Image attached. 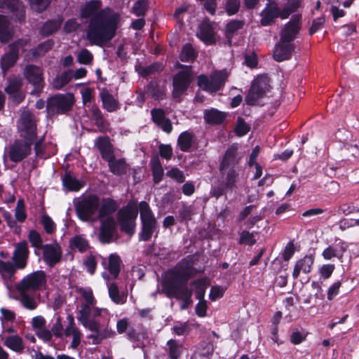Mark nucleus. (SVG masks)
<instances>
[{"mask_svg": "<svg viewBox=\"0 0 359 359\" xmlns=\"http://www.w3.org/2000/svg\"><path fill=\"white\" fill-rule=\"evenodd\" d=\"M98 209V219L111 217L118 208L117 203L111 198L103 199Z\"/></svg>", "mask_w": 359, "mask_h": 359, "instance_id": "33", "label": "nucleus"}, {"mask_svg": "<svg viewBox=\"0 0 359 359\" xmlns=\"http://www.w3.org/2000/svg\"><path fill=\"white\" fill-rule=\"evenodd\" d=\"M17 269L15 263L0 259V275L8 287L12 285L15 280Z\"/></svg>", "mask_w": 359, "mask_h": 359, "instance_id": "23", "label": "nucleus"}, {"mask_svg": "<svg viewBox=\"0 0 359 359\" xmlns=\"http://www.w3.org/2000/svg\"><path fill=\"white\" fill-rule=\"evenodd\" d=\"M194 135L193 133L184 131L182 133L177 139V146L182 151H188L193 144Z\"/></svg>", "mask_w": 359, "mask_h": 359, "instance_id": "41", "label": "nucleus"}, {"mask_svg": "<svg viewBox=\"0 0 359 359\" xmlns=\"http://www.w3.org/2000/svg\"><path fill=\"white\" fill-rule=\"evenodd\" d=\"M52 334L57 338H61L64 334L63 325L60 317H57L51 327Z\"/></svg>", "mask_w": 359, "mask_h": 359, "instance_id": "61", "label": "nucleus"}, {"mask_svg": "<svg viewBox=\"0 0 359 359\" xmlns=\"http://www.w3.org/2000/svg\"><path fill=\"white\" fill-rule=\"evenodd\" d=\"M249 130L250 127L248 125L242 118H239L235 128L236 133L241 137L246 135Z\"/></svg>", "mask_w": 359, "mask_h": 359, "instance_id": "63", "label": "nucleus"}, {"mask_svg": "<svg viewBox=\"0 0 359 359\" xmlns=\"http://www.w3.org/2000/svg\"><path fill=\"white\" fill-rule=\"evenodd\" d=\"M227 77L228 72L226 70L215 72L210 78L205 75L199 76L198 84L203 90L215 93L223 87Z\"/></svg>", "mask_w": 359, "mask_h": 359, "instance_id": "8", "label": "nucleus"}, {"mask_svg": "<svg viewBox=\"0 0 359 359\" xmlns=\"http://www.w3.org/2000/svg\"><path fill=\"white\" fill-rule=\"evenodd\" d=\"M195 51L193 47L189 44H185L180 53V59L183 62H189L194 59Z\"/></svg>", "mask_w": 359, "mask_h": 359, "instance_id": "53", "label": "nucleus"}, {"mask_svg": "<svg viewBox=\"0 0 359 359\" xmlns=\"http://www.w3.org/2000/svg\"><path fill=\"white\" fill-rule=\"evenodd\" d=\"M22 86V81L19 78L13 77L8 79V86L5 88V92L11 95L13 101L20 103L24 99L23 94L20 91Z\"/></svg>", "mask_w": 359, "mask_h": 359, "instance_id": "27", "label": "nucleus"}, {"mask_svg": "<svg viewBox=\"0 0 359 359\" xmlns=\"http://www.w3.org/2000/svg\"><path fill=\"white\" fill-rule=\"evenodd\" d=\"M140 219L142 223V230L140 233V239L144 241H149L157 228V222L155 216L145 201H141L138 205Z\"/></svg>", "mask_w": 359, "mask_h": 359, "instance_id": "6", "label": "nucleus"}, {"mask_svg": "<svg viewBox=\"0 0 359 359\" xmlns=\"http://www.w3.org/2000/svg\"><path fill=\"white\" fill-rule=\"evenodd\" d=\"M226 118V114L216 109L205 110L204 112V118L208 123L220 124Z\"/></svg>", "mask_w": 359, "mask_h": 359, "instance_id": "40", "label": "nucleus"}, {"mask_svg": "<svg viewBox=\"0 0 359 359\" xmlns=\"http://www.w3.org/2000/svg\"><path fill=\"white\" fill-rule=\"evenodd\" d=\"M307 333L304 330L294 329L290 336V341L294 344H299L306 339Z\"/></svg>", "mask_w": 359, "mask_h": 359, "instance_id": "57", "label": "nucleus"}, {"mask_svg": "<svg viewBox=\"0 0 359 359\" xmlns=\"http://www.w3.org/2000/svg\"><path fill=\"white\" fill-rule=\"evenodd\" d=\"M63 186L69 191H78L83 187V182L76 179L69 172H66L62 178Z\"/></svg>", "mask_w": 359, "mask_h": 359, "instance_id": "38", "label": "nucleus"}, {"mask_svg": "<svg viewBox=\"0 0 359 359\" xmlns=\"http://www.w3.org/2000/svg\"><path fill=\"white\" fill-rule=\"evenodd\" d=\"M20 136L25 140L34 142L36 137V120L29 111H23L17 122Z\"/></svg>", "mask_w": 359, "mask_h": 359, "instance_id": "7", "label": "nucleus"}, {"mask_svg": "<svg viewBox=\"0 0 359 359\" xmlns=\"http://www.w3.org/2000/svg\"><path fill=\"white\" fill-rule=\"evenodd\" d=\"M102 3L98 0L87 2L81 11L82 18H89L90 20L87 38L92 44L102 46L110 41L116 35L119 21V15L109 8L100 11Z\"/></svg>", "mask_w": 359, "mask_h": 359, "instance_id": "1", "label": "nucleus"}, {"mask_svg": "<svg viewBox=\"0 0 359 359\" xmlns=\"http://www.w3.org/2000/svg\"><path fill=\"white\" fill-rule=\"evenodd\" d=\"M314 263V255H306L297 260L294 264L292 277L296 279L299 276L300 273L307 274L311 272Z\"/></svg>", "mask_w": 359, "mask_h": 359, "instance_id": "26", "label": "nucleus"}, {"mask_svg": "<svg viewBox=\"0 0 359 359\" xmlns=\"http://www.w3.org/2000/svg\"><path fill=\"white\" fill-rule=\"evenodd\" d=\"M118 215L121 230L128 234L133 233L137 217V208L128 205L125 208L119 210Z\"/></svg>", "mask_w": 359, "mask_h": 359, "instance_id": "10", "label": "nucleus"}, {"mask_svg": "<svg viewBox=\"0 0 359 359\" xmlns=\"http://www.w3.org/2000/svg\"><path fill=\"white\" fill-rule=\"evenodd\" d=\"M169 348V355L172 359H177L180 354V347L174 339H170L167 343Z\"/></svg>", "mask_w": 359, "mask_h": 359, "instance_id": "60", "label": "nucleus"}, {"mask_svg": "<svg viewBox=\"0 0 359 359\" xmlns=\"http://www.w3.org/2000/svg\"><path fill=\"white\" fill-rule=\"evenodd\" d=\"M300 6V0H288L287 5L282 10V19H286Z\"/></svg>", "mask_w": 359, "mask_h": 359, "instance_id": "51", "label": "nucleus"}, {"mask_svg": "<svg viewBox=\"0 0 359 359\" xmlns=\"http://www.w3.org/2000/svg\"><path fill=\"white\" fill-rule=\"evenodd\" d=\"M192 79V74L189 67H187L184 69L178 72L173 78V97L177 98L184 93Z\"/></svg>", "mask_w": 359, "mask_h": 359, "instance_id": "11", "label": "nucleus"}, {"mask_svg": "<svg viewBox=\"0 0 359 359\" xmlns=\"http://www.w3.org/2000/svg\"><path fill=\"white\" fill-rule=\"evenodd\" d=\"M72 103V95H57L48 100L47 109L49 111L62 113L69 110Z\"/></svg>", "mask_w": 359, "mask_h": 359, "instance_id": "14", "label": "nucleus"}, {"mask_svg": "<svg viewBox=\"0 0 359 359\" xmlns=\"http://www.w3.org/2000/svg\"><path fill=\"white\" fill-rule=\"evenodd\" d=\"M166 175L179 183H182L185 180L183 172L176 168H172L170 170L168 171Z\"/></svg>", "mask_w": 359, "mask_h": 359, "instance_id": "62", "label": "nucleus"}, {"mask_svg": "<svg viewBox=\"0 0 359 359\" xmlns=\"http://www.w3.org/2000/svg\"><path fill=\"white\" fill-rule=\"evenodd\" d=\"M224 177V186L226 189L232 190L236 187L241 177L242 170L241 167L220 169Z\"/></svg>", "mask_w": 359, "mask_h": 359, "instance_id": "19", "label": "nucleus"}, {"mask_svg": "<svg viewBox=\"0 0 359 359\" xmlns=\"http://www.w3.org/2000/svg\"><path fill=\"white\" fill-rule=\"evenodd\" d=\"M4 345L16 353H20L24 349L22 339L18 334H13L6 337Z\"/></svg>", "mask_w": 359, "mask_h": 359, "instance_id": "39", "label": "nucleus"}, {"mask_svg": "<svg viewBox=\"0 0 359 359\" xmlns=\"http://www.w3.org/2000/svg\"><path fill=\"white\" fill-rule=\"evenodd\" d=\"M62 19L58 18L46 22L41 29V33L43 35H49L56 32L62 24Z\"/></svg>", "mask_w": 359, "mask_h": 359, "instance_id": "45", "label": "nucleus"}, {"mask_svg": "<svg viewBox=\"0 0 359 359\" xmlns=\"http://www.w3.org/2000/svg\"><path fill=\"white\" fill-rule=\"evenodd\" d=\"M96 144L104 160L108 161L114 157L112 146L108 138L99 137Z\"/></svg>", "mask_w": 359, "mask_h": 359, "instance_id": "34", "label": "nucleus"}, {"mask_svg": "<svg viewBox=\"0 0 359 359\" xmlns=\"http://www.w3.org/2000/svg\"><path fill=\"white\" fill-rule=\"evenodd\" d=\"M347 245L345 242L340 241L334 245L327 246L322 252L325 260H331L337 258L341 262H343V257L347 250Z\"/></svg>", "mask_w": 359, "mask_h": 359, "instance_id": "18", "label": "nucleus"}, {"mask_svg": "<svg viewBox=\"0 0 359 359\" xmlns=\"http://www.w3.org/2000/svg\"><path fill=\"white\" fill-rule=\"evenodd\" d=\"M28 239L32 245L37 250L42 249L44 245H42L41 235L35 230H31L28 234Z\"/></svg>", "mask_w": 359, "mask_h": 359, "instance_id": "54", "label": "nucleus"}, {"mask_svg": "<svg viewBox=\"0 0 359 359\" xmlns=\"http://www.w3.org/2000/svg\"><path fill=\"white\" fill-rule=\"evenodd\" d=\"M33 142L28 140H16L10 147L9 157L13 162H19L31 154Z\"/></svg>", "mask_w": 359, "mask_h": 359, "instance_id": "12", "label": "nucleus"}, {"mask_svg": "<svg viewBox=\"0 0 359 359\" xmlns=\"http://www.w3.org/2000/svg\"><path fill=\"white\" fill-rule=\"evenodd\" d=\"M91 320L95 321L98 327L95 330H90L91 332H99L100 336L102 337V339L112 337L115 335V332L108 326L109 322L104 321L102 318H92Z\"/></svg>", "mask_w": 359, "mask_h": 359, "instance_id": "36", "label": "nucleus"}, {"mask_svg": "<svg viewBox=\"0 0 359 359\" xmlns=\"http://www.w3.org/2000/svg\"><path fill=\"white\" fill-rule=\"evenodd\" d=\"M281 15L282 11L275 3H269L261 13V25L262 26L270 25L275 22L276 18H281Z\"/></svg>", "mask_w": 359, "mask_h": 359, "instance_id": "20", "label": "nucleus"}, {"mask_svg": "<svg viewBox=\"0 0 359 359\" xmlns=\"http://www.w3.org/2000/svg\"><path fill=\"white\" fill-rule=\"evenodd\" d=\"M43 260L52 267L61 260L62 249L58 243L46 244L43 246Z\"/></svg>", "mask_w": 359, "mask_h": 359, "instance_id": "15", "label": "nucleus"}, {"mask_svg": "<svg viewBox=\"0 0 359 359\" xmlns=\"http://www.w3.org/2000/svg\"><path fill=\"white\" fill-rule=\"evenodd\" d=\"M70 245L73 249H77L80 252H85L88 248V243L82 236H76L70 241Z\"/></svg>", "mask_w": 359, "mask_h": 359, "instance_id": "48", "label": "nucleus"}, {"mask_svg": "<svg viewBox=\"0 0 359 359\" xmlns=\"http://www.w3.org/2000/svg\"><path fill=\"white\" fill-rule=\"evenodd\" d=\"M100 205L99 198L90 194L80 198L76 204V211L79 218L83 222H94L98 219L96 215Z\"/></svg>", "mask_w": 359, "mask_h": 359, "instance_id": "5", "label": "nucleus"}, {"mask_svg": "<svg viewBox=\"0 0 359 359\" xmlns=\"http://www.w3.org/2000/svg\"><path fill=\"white\" fill-rule=\"evenodd\" d=\"M188 278V272L181 266H177L167 273L163 284V292L167 297L182 301V310H185L192 304V291L186 286Z\"/></svg>", "mask_w": 359, "mask_h": 359, "instance_id": "2", "label": "nucleus"}, {"mask_svg": "<svg viewBox=\"0 0 359 359\" xmlns=\"http://www.w3.org/2000/svg\"><path fill=\"white\" fill-rule=\"evenodd\" d=\"M29 254L28 244L26 241L15 244L12 260L18 269H24L27 266Z\"/></svg>", "mask_w": 359, "mask_h": 359, "instance_id": "16", "label": "nucleus"}, {"mask_svg": "<svg viewBox=\"0 0 359 359\" xmlns=\"http://www.w3.org/2000/svg\"><path fill=\"white\" fill-rule=\"evenodd\" d=\"M93 59V54L87 49H82L78 54L77 60L80 64L89 65Z\"/></svg>", "mask_w": 359, "mask_h": 359, "instance_id": "56", "label": "nucleus"}, {"mask_svg": "<svg viewBox=\"0 0 359 359\" xmlns=\"http://www.w3.org/2000/svg\"><path fill=\"white\" fill-rule=\"evenodd\" d=\"M15 216L16 219L22 222L26 219V213L25 211V205L23 200H18L17 203V205L15 210Z\"/></svg>", "mask_w": 359, "mask_h": 359, "instance_id": "59", "label": "nucleus"}, {"mask_svg": "<svg viewBox=\"0 0 359 359\" xmlns=\"http://www.w3.org/2000/svg\"><path fill=\"white\" fill-rule=\"evenodd\" d=\"M294 49V43L280 40L274 48L273 53V58L278 62L289 60L292 56Z\"/></svg>", "mask_w": 359, "mask_h": 359, "instance_id": "21", "label": "nucleus"}, {"mask_svg": "<svg viewBox=\"0 0 359 359\" xmlns=\"http://www.w3.org/2000/svg\"><path fill=\"white\" fill-rule=\"evenodd\" d=\"M335 269V265L333 264H324L318 269V273L320 278L326 280L331 277Z\"/></svg>", "mask_w": 359, "mask_h": 359, "instance_id": "52", "label": "nucleus"}, {"mask_svg": "<svg viewBox=\"0 0 359 359\" xmlns=\"http://www.w3.org/2000/svg\"><path fill=\"white\" fill-rule=\"evenodd\" d=\"M103 107L108 111H114L118 109L117 102L112 95L108 93H103L101 94Z\"/></svg>", "mask_w": 359, "mask_h": 359, "instance_id": "47", "label": "nucleus"}, {"mask_svg": "<svg viewBox=\"0 0 359 359\" xmlns=\"http://www.w3.org/2000/svg\"><path fill=\"white\" fill-rule=\"evenodd\" d=\"M13 36V29L8 18L0 15V42L7 43Z\"/></svg>", "mask_w": 359, "mask_h": 359, "instance_id": "31", "label": "nucleus"}, {"mask_svg": "<svg viewBox=\"0 0 359 359\" xmlns=\"http://www.w3.org/2000/svg\"><path fill=\"white\" fill-rule=\"evenodd\" d=\"M269 81L266 76H259L257 77L245 97V102L249 105H254L258 100L262 97L269 90Z\"/></svg>", "mask_w": 359, "mask_h": 359, "instance_id": "9", "label": "nucleus"}, {"mask_svg": "<svg viewBox=\"0 0 359 359\" xmlns=\"http://www.w3.org/2000/svg\"><path fill=\"white\" fill-rule=\"evenodd\" d=\"M238 147L232 145L226 151L220 163V169L240 167L238 164L241 158L238 153Z\"/></svg>", "mask_w": 359, "mask_h": 359, "instance_id": "24", "label": "nucleus"}, {"mask_svg": "<svg viewBox=\"0 0 359 359\" xmlns=\"http://www.w3.org/2000/svg\"><path fill=\"white\" fill-rule=\"evenodd\" d=\"M150 163L153 173L154 182V183L157 184L162 180L163 175V169L159 159L157 157L151 158Z\"/></svg>", "mask_w": 359, "mask_h": 359, "instance_id": "46", "label": "nucleus"}, {"mask_svg": "<svg viewBox=\"0 0 359 359\" xmlns=\"http://www.w3.org/2000/svg\"><path fill=\"white\" fill-rule=\"evenodd\" d=\"M197 36L205 43L212 44L214 42V32L212 26L207 22L201 23L197 32Z\"/></svg>", "mask_w": 359, "mask_h": 359, "instance_id": "35", "label": "nucleus"}, {"mask_svg": "<svg viewBox=\"0 0 359 359\" xmlns=\"http://www.w3.org/2000/svg\"><path fill=\"white\" fill-rule=\"evenodd\" d=\"M101 219L100 237L102 242L108 243L111 239L115 230L116 222L112 217Z\"/></svg>", "mask_w": 359, "mask_h": 359, "instance_id": "29", "label": "nucleus"}, {"mask_svg": "<svg viewBox=\"0 0 359 359\" xmlns=\"http://www.w3.org/2000/svg\"><path fill=\"white\" fill-rule=\"evenodd\" d=\"M28 42L27 39H22L9 45L10 51L4 55L1 60V67L4 70L8 69L16 62L18 59L19 49L25 47Z\"/></svg>", "mask_w": 359, "mask_h": 359, "instance_id": "13", "label": "nucleus"}, {"mask_svg": "<svg viewBox=\"0 0 359 359\" xmlns=\"http://www.w3.org/2000/svg\"><path fill=\"white\" fill-rule=\"evenodd\" d=\"M53 46V42L50 40H48L38 46L37 48L31 50L33 57L41 56L45 54L47 51L51 49Z\"/></svg>", "mask_w": 359, "mask_h": 359, "instance_id": "50", "label": "nucleus"}, {"mask_svg": "<svg viewBox=\"0 0 359 359\" xmlns=\"http://www.w3.org/2000/svg\"><path fill=\"white\" fill-rule=\"evenodd\" d=\"M210 285L207 278H201L193 282L192 285L196 292V299H204L206 289Z\"/></svg>", "mask_w": 359, "mask_h": 359, "instance_id": "44", "label": "nucleus"}, {"mask_svg": "<svg viewBox=\"0 0 359 359\" xmlns=\"http://www.w3.org/2000/svg\"><path fill=\"white\" fill-rule=\"evenodd\" d=\"M35 333L39 339L46 342L50 341L53 337L51 330L47 328L46 326L38 330Z\"/></svg>", "mask_w": 359, "mask_h": 359, "instance_id": "64", "label": "nucleus"}, {"mask_svg": "<svg viewBox=\"0 0 359 359\" xmlns=\"http://www.w3.org/2000/svg\"><path fill=\"white\" fill-rule=\"evenodd\" d=\"M16 321V313L6 307L0 308V323L4 333H15L13 324Z\"/></svg>", "mask_w": 359, "mask_h": 359, "instance_id": "17", "label": "nucleus"}, {"mask_svg": "<svg viewBox=\"0 0 359 359\" xmlns=\"http://www.w3.org/2000/svg\"><path fill=\"white\" fill-rule=\"evenodd\" d=\"M25 76L35 86L36 90H40L43 86V79L41 69L34 65H28L24 72Z\"/></svg>", "mask_w": 359, "mask_h": 359, "instance_id": "22", "label": "nucleus"}, {"mask_svg": "<svg viewBox=\"0 0 359 359\" xmlns=\"http://www.w3.org/2000/svg\"><path fill=\"white\" fill-rule=\"evenodd\" d=\"M109 297L111 300L116 304H123L126 302V296L121 294L118 292L117 285L111 283L108 287Z\"/></svg>", "mask_w": 359, "mask_h": 359, "instance_id": "49", "label": "nucleus"}, {"mask_svg": "<svg viewBox=\"0 0 359 359\" xmlns=\"http://www.w3.org/2000/svg\"><path fill=\"white\" fill-rule=\"evenodd\" d=\"M46 285V276L43 271H36L27 274L15 285L20 294V302L23 307L32 311L38 306L34 292L43 290Z\"/></svg>", "mask_w": 359, "mask_h": 359, "instance_id": "4", "label": "nucleus"}, {"mask_svg": "<svg viewBox=\"0 0 359 359\" xmlns=\"http://www.w3.org/2000/svg\"><path fill=\"white\" fill-rule=\"evenodd\" d=\"M79 293L83 302L81 303L77 319L85 328L89 330L97 329L98 325L95 321L91 320L92 318H100L104 321L109 322L112 316L111 314L107 309L99 308L95 306L96 299L90 288H80Z\"/></svg>", "mask_w": 359, "mask_h": 359, "instance_id": "3", "label": "nucleus"}, {"mask_svg": "<svg viewBox=\"0 0 359 359\" xmlns=\"http://www.w3.org/2000/svg\"><path fill=\"white\" fill-rule=\"evenodd\" d=\"M68 325L64 330V335L66 337H72L71 346L74 348H76L81 339L82 334L79 329L76 326L74 317L71 315L67 316Z\"/></svg>", "mask_w": 359, "mask_h": 359, "instance_id": "25", "label": "nucleus"}, {"mask_svg": "<svg viewBox=\"0 0 359 359\" xmlns=\"http://www.w3.org/2000/svg\"><path fill=\"white\" fill-rule=\"evenodd\" d=\"M110 171L116 175L126 174L128 169V164L124 159H116L114 156L107 161Z\"/></svg>", "mask_w": 359, "mask_h": 359, "instance_id": "37", "label": "nucleus"}, {"mask_svg": "<svg viewBox=\"0 0 359 359\" xmlns=\"http://www.w3.org/2000/svg\"><path fill=\"white\" fill-rule=\"evenodd\" d=\"M120 257L116 254H111L109 257V271L111 278H116L120 271Z\"/></svg>", "mask_w": 359, "mask_h": 359, "instance_id": "43", "label": "nucleus"}, {"mask_svg": "<svg viewBox=\"0 0 359 359\" xmlns=\"http://www.w3.org/2000/svg\"><path fill=\"white\" fill-rule=\"evenodd\" d=\"M73 78V71L68 70L62 72L60 75L56 76L52 82L53 88L60 89L67 84Z\"/></svg>", "mask_w": 359, "mask_h": 359, "instance_id": "42", "label": "nucleus"}, {"mask_svg": "<svg viewBox=\"0 0 359 359\" xmlns=\"http://www.w3.org/2000/svg\"><path fill=\"white\" fill-rule=\"evenodd\" d=\"M0 8L7 9L13 13H15L16 18L21 20L24 15V8L21 2L18 0H0Z\"/></svg>", "mask_w": 359, "mask_h": 359, "instance_id": "32", "label": "nucleus"}, {"mask_svg": "<svg viewBox=\"0 0 359 359\" xmlns=\"http://www.w3.org/2000/svg\"><path fill=\"white\" fill-rule=\"evenodd\" d=\"M243 22L239 20H233L227 24L226 27V36L230 39L233 34L243 27Z\"/></svg>", "mask_w": 359, "mask_h": 359, "instance_id": "55", "label": "nucleus"}, {"mask_svg": "<svg viewBox=\"0 0 359 359\" xmlns=\"http://www.w3.org/2000/svg\"><path fill=\"white\" fill-rule=\"evenodd\" d=\"M151 113L154 122L160 126L164 132L170 133L172 131L171 122L165 117L164 111L162 109H154L151 110Z\"/></svg>", "mask_w": 359, "mask_h": 359, "instance_id": "30", "label": "nucleus"}, {"mask_svg": "<svg viewBox=\"0 0 359 359\" xmlns=\"http://www.w3.org/2000/svg\"><path fill=\"white\" fill-rule=\"evenodd\" d=\"M147 3L144 0L135 2L133 6V13L137 16H143L147 11Z\"/></svg>", "mask_w": 359, "mask_h": 359, "instance_id": "58", "label": "nucleus"}, {"mask_svg": "<svg viewBox=\"0 0 359 359\" xmlns=\"http://www.w3.org/2000/svg\"><path fill=\"white\" fill-rule=\"evenodd\" d=\"M299 20L297 19L291 20L283 28L280 40L287 43H292V41L294 40L299 32Z\"/></svg>", "mask_w": 359, "mask_h": 359, "instance_id": "28", "label": "nucleus"}]
</instances>
